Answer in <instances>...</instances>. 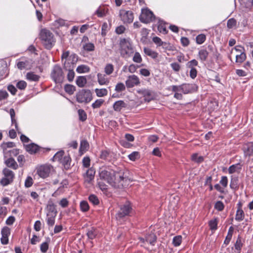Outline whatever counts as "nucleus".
Returning a JSON list of instances; mask_svg holds the SVG:
<instances>
[{"mask_svg":"<svg viewBox=\"0 0 253 253\" xmlns=\"http://www.w3.org/2000/svg\"><path fill=\"white\" fill-rule=\"evenodd\" d=\"M149 34V30L146 28L142 29L141 31V35L142 36L141 41H145L147 39V36Z\"/></svg>","mask_w":253,"mask_h":253,"instance_id":"54","label":"nucleus"},{"mask_svg":"<svg viewBox=\"0 0 253 253\" xmlns=\"http://www.w3.org/2000/svg\"><path fill=\"white\" fill-rule=\"evenodd\" d=\"M65 91L69 94H73L76 90V87L71 84H66L64 86Z\"/></svg>","mask_w":253,"mask_h":253,"instance_id":"38","label":"nucleus"},{"mask_svg":"<svg viewBox=\"0 0 253 253\" xmlns=\"http://www.w3.org/2000/svg\"><path fill=\"white\" fill-rule=\"evenodd\" d=\"M236 20L234 18H230L227 21V26L228 28L231 29L236 26Z\"/></svg>","mask_w":253,"mask_h":253,"instance_id":"49","label":"nucleus"},{"mask_svg":"<svg viewBox=\"0 0 253 253\" xmlns=\"http://www.w3.org/2000/svg\"><path fill=\"white\" fill-rule=\"evenodd\" d=\"M76 100L80 103H88L92 99V93L89 89H83L76 94Z\"/></svg>","mask_w":253,"mask_h":253,"instance_id":"4","label":"nucleus"},{"mask_svg":"<svg viewBox=\"0 0 253 253\" xmlns=\"http://www.w3.org/2000/svg\"><path fill=\"white\" fill-rule=\"evenodd\" d=\"M121 56L124 58L130 57L134 53V50L132 43L126 39H121L119 43Z\"/></svg>","mask_w":253,"mask_h":253,"instance_id":"2","label":"nucleus"},{"mask_svg":"<svg viewBox=\"0 0 253 253\" xmlns=\"http://www.w3.org/2000/svg\"><path fill=\"white\" fill-rule=\"evenodd\" d=\"M132 208L129 202H126L124 205L121 206L120 210L117 213V216L120 218L129 215L132 211Z\"/></svg>","mask_w":253,"mask_h":253,"instance_id":"8","label":"nucleus"},{"mask_svg":"<svg viewBox=\"0 0 253 253\" xmlns=\"http://www.w3.org/2000/svg\"><path fill=\"white\" fill-rule=\"evenodd\" d=\"M114 71L113 65L111 64H107L104 68V71L105 73L109 75L113 73Z\"/></svg>","mask_w":253,"mask_h":253,"instance_id":"45","label":"nucleus"},{"mask_svg":"<svg viewBox=\"0 0 253 253\" xmlns=\"http://www.w3.org/2000/svg\"><path fill=\"white\" fill-rule=\"evenodd\" d=\"M132 59L134 62L138 63H141L142 60L140 54L137 52H136L134 53V55Z\"/></svg>","mask_w":253,"mask_h":253,"instance_id":"57","label":"nucleus"},{"mask_svg":"<svg viewBox=\"0 0 253 253\" xmlns=\"http://www.w3.org/2000/svg\"><path fill=\"white\" fill-rule=\"evenodd\" d=\"M153 42L157 44L158 46H165L167 43L162 41L161 39L158 37H154L152 39Z\"/></svg>","mask_w":253,"mask_h":253,"instance_id":"46","label":"nucleus"},{"mask_svg":"<svg viewBox=\"0 0 253 253\" xmlns=\"http://www.w3.org/2000/svg\"><path fill=\"white\" fill-rule=\"evenodd\" d=\"M128 158L130 160L134 161L140 158V155L138 152H133L128 155Z\"/></svg>","mask_w":253,"mask_h":253,"instance_id":"48","label":"nucleus"},{"mask_svg":"<svg viewBox=\"0 0 253 253\" xmlns=\"http://www.w3.org/2000/svg\"><path fill=\"white\" fill-rule=\"evenodd\" d=\"M155 18L153 13L148 8L143 9L140 15L139 19L144 23H149L154 20Z\"/></svg>","mask_w":253,"mask_h":253,"instance_id":"7","label":"nucleus"},{"mask_svg":"<svg viewBox=\"0 0 253 253\" xmlns=\"http://www.w3.org/2000/svg\"><path fill=\"white\" fill-rule=\"evenodd\" d=\"M246 59V55L244 52H241L236 56V62L239 64L243 63Z\"/></svg>","mask_w":253,"mask_h":253,"instance_id":"37","label":"nucleus"},{"mask_svg":"<svg viewBox=\"0 0 253 253\" xmlns=\"http://www.w3.org/2000/svg\"><path fill=\"white\" fill-rule=\"evenodd\" d=\"M51 77L56 83H61L64 79L62 69L60 66L55 65L51 71Z\"/></svg>","mask_w":253,"mask_h":253,"instance_id":"6","label":"nucleus"},{"mask_svg":"<svg viewBox=\"0 0 253 253\" xmlns=\"http://www.w3.org/2000/svg\"><path fill=\"white\" fill-rule=\"evenodd\" d=\"M89 201L94 205H97L99 204V200L97 197L94 195H91L88 197Z\"/></svg>","mask_w":253,"mask_h":253,"instance_id":"53","label":"nucleus"},{"mask_svg":"<svg viewBox=\"0 0 253 253\" xmlns=\"http://www.w3.org/2000/svg\"><path fill=\"white\" fill-rule=\"evenodd\" d=\"M127 104L123 100L117 101L113 105V109L116 111H120L123 108H126Z\"/></svg>","mask_w":253,"mask_h":253,"instance_id":"23","label":"nucleus"},{"mask_svg":"<svg viewBox=\"0 0 253 253\" xmlns=\"http://www.w3.org/2000/svg\"><path fill=\"white\" fill-rule=\"evenodd\" d=\"M95 171L92 168L88 169L85 173V176H84V181L87 183H90L91 181L93 180L94 177Z\"/></svg>","mask_w":253,"mask_h":253,"instance_id":"16","label":"nucleus"},{"mask_svg":"<svg viewBox=\"0 0 253 253\" xmlns=\"http://www.w3.org/2000/svg\"><path fill=\"white\" fill-rule=\"evenodd\" d=\"M171 89L173 92H182V85H172L170 86Z\"/></svg>","mask_w":253,"mask_h":253,"instance_id":"63","label":"nucleus"},{"mask_svg":"<svg viewBox=\"0 0 253 253\" xmlns=\"http://www.w3.org/2000/svg\"><path fill=\"white\" fill-rule=\"evenodd\" d=\"M76 71L79 73H87L89 71V68L86 65H82L77 67Z\"/></svg>","mask_w":253,"mask_h":253,"instance_id":"39","label":"nucleus"},{"mask_svg":"<svg viewBox=\"0 0 253 253\" xmlns=\"http://www.w3.org/2000/svg\"><path fill=\"white\" fill-rule=\"evenodd\" d=\"M97 77L98 82L100 85H107L109 83V80L106 77L105 75L98 73Z\"/></svg>","mask_w":253,"mask_h":253,"instance_id":"19","label":"nucleus"},{"mask_svg":"<svg viewBox=\"0 0 253 253\" xmlns=\"http://www.w3.org/2000/svg\"><path fill=\"white\" fill-rule=\"evenodd\" d=\"M46 208L47 210V214H57V211L55 209V206L52 202H48Z\"/></svg>","mask_w":253,"mask_h":253,"instance_id":"25","label":"nucleus"},{"mask_svg":"<svg viewBox=\"0 0 253 253\" xmlns=\"http://www.w3.org/2000/svg\"><path fill=\"white\" fill-rule=\"evenodd\" d=\"M27 86V83L24 81H20L16 84V87L19 89H24Z\"/></svg>","mask_w":253,"mask_h":253,"instance_id":"59","label":"nucleus"},{"mask_svg":"<svg viewBox=\"0 0 253 253\" xmlns=\"http://www.w3.org/2000/svg\"><path fill=\"white\" fill-rule=\"evenodd\" d=\"M198 65V62L195 59H193L189 61L186 64V67L188 68H194V66H196Z\"/></svg>","mask_w":253,"mask_h":253,"instance_id":"62","label":"nucleus"},{"mask_svg":"<svg viewBox=\"0 0 253 253\" xmlns=\"http://www.w3.org/2000/svg\"><path fill=\"white\" fill-rule=\"evenodd\" d=\"M137 92L143 96L144 100L147 102H150L154 98L153 92L148 89H141L137 90Z\"/></svg>","mask_w":253,"mask_h":253,"instance_id":"10","label":"nucleus"},{"mask_svg":"<svg viewBox=\"0 0 253 253\" xmlns=\"http://www.w3.org/2000/svg\"><path fill=\"white\" fill-rule=\"evenodd\" d=\"M123 175L121 172H116L112 170L102 168L99 171V180L104 181L114 187L120 188L126 185V182L128 179Z\"/></svg>","mask_w":253,"mask_h":253,"instance_id":"1","label":"nucleus"},{"mask_svg":"<svg viewBox=\"0 0 253 253\" xmlns=\"http://www.w3.org/2000/svg\"><path fill=\"white\" fill-rule=\"evenodd\" d=\"M243 150L245 156H250L253 154V143L249 142L243 146Z\"/></svg>","mask_w":253,"mask_h":253,"instance_id":"18","label":"nucleus"},{"mask_svg":"<svg viewBox=\"0 0 253 253\" xmlns=\"http://www.w3.org/2000/svg\"><path fill=\"white\" fill-rule=\"evenodd\" d=\"M32 64L33 60L31 59H27L24 61L18 62L17 64V66L20 70L24 69H30L32 67Z\"/></svg>","mask_w":253,"mask_h":253,"instance_id":"14","label":"nucleus"},{"mask_svg":"<svg viewBox=\"0 0 253 253\" xmlns=\"http://www.w3.org/2000/svg\"><path fill=\"white\" fill-rule=\"evenodd\" d=\"M83 48L87 51H92L94 50L95 46L93 43L88 42L84 44Z\"/></svg>","mask_w":253,"mask_h":253,"instance_id":"42","label":"nucleus"},{"mask_svg":"<svg viewBox=\"0 0 253 253\" xmlns=\"http://www.w3.org/2000/svg\"><path fill=\"white\" fill-rule=\"evenodd\" d=\"M104 102V100L103 99H97L92 104V107L94 109L98 108L101 107Z\"/></svg>","mask_w":253,"mask_h":253,"instance_id":"47","label":"nucleus"},{"mask_svg":"<svg viewBox=\"0 0 253 253\" xmlns=\"http://www.w3.org/2000/svg\"><path fill=\"white\" fill-rule=\"evenodd\" d=\"M33 184V179L31 176H28L25 182V186L26 187H31Z\"/></svg>","mask_w":253,"mask_h":253,"instance_id":"64","label":"nucleus"},{"mask_svg":"<svg viewBox=\"0 0 253 253\" xmlns=\"http://www.w3.org/2000/svg\"><path fill=\"white\" fill-rule=\"evenodd\" d=\"M64 157V152L63 150H61L57 152L54 156L53 159L55 161H60L63 159Z\"/></svg>","mask_w":253,"mask_h":253,"instance_id":"35","label":"nucleus"},{"mask_svg":"<svg viewBox=\"0 0 253 253\" xmlns=\"http://www.w3.org/2000/svg\"><path fill=\"white\" fill-rule=\"evenodd\" d=\"M206 40V36L204 34H200L196 37V42L198 44L203 43Z\"/></svg>","mask_w":253,"mask_h":253,"instance_id":"50","label":"nucleus"},{"mask_svg":"<svg viewBox=\"0 0 253 253\" xmlns=\"http://www.w3.org/2000/svg\"><path fill=\"white\" fill-rule=\"evenodd\" d=\"M139 84L140 81L138 77L134 75L129 76L128 79L126 81V86L128 88L132 87L134 85Z\"/></svg>","mask_w":253,"mask_h":253,"instance_id":"12","label":"nucleus"},{"mask_svg":"<svg viewBox=\"0 0 253 253\" xmlns=\"http://www.w3.org/2000/svg\"><path fill=\"white\" fill-rule=\"evenodd\" d=\"M182 93L187 94L194 91L197 88V86L195 84H183Z\"/></svg>","mask_w":253,"mask_h":253,"instance_id":"17","label":"nucleus"},{"mask_svg":"<svg viewBox=\"0 0 253 253\" xmlns=\"http://www.w3.org/2000/svg\"><path fill=\"white\" fill-rule=\"evenodd\" d=\"M2 173L3 177L0 181V184L3 186H6L11 184L13 182L15 176L14 172L7 168H4Z\"/></svg>","mask_w":253,"mask_h":253,"instance_id":"5","label":"nucleus"},{"mask_svg":"<svg viewBox=\"0 0 253 253\" xmlns=\"http://www.w3.org/2000/svg\"><path fill=\"white\" fill-rule=\"evenodd\" d=\"M191 159L194 162L201 163L204 161V158L202 156H199L197 153L193 154L191 156Z\"/></svg>","mask_w":253,"mask_h":253,"instance_id":"41","label":"nucleus"},{"mask_svg":"<svg viewBox=\"0 0 253 253\" xmlns=\"http://www.w3.org/2000/svg\"><path fill=\"white\" fill-rule=\"evenodd\" d=\"M224 208V205L221 201H217L214 205V208L218 211H222Z\"/></svg>","mask_w":253,"mask_h":253,"instance_id":"58","label":"nucleus"},{"mask_svg":"<svg viewBox=\"0 0 253 253\" xmlns=\"http://www.w3.org/2000/svg\"><path fill=\"white\" fill-rule=\"evenodd\" d=\"M97 234L98 231L94 227L89 228L86 233L88 238L91 240L95 238Z\"/></svg>","mask_w":253,"mask_h":253,"instance_id":"26","label":"nucleus"},{"mask_svg":"<svg viewBox=\"0 0 253 253\" xmlns=\"http://www.w3.org/2000/svg\"><path fill=\"white\" fill-rule=\"evenodd\" d=\"M40 38L46 49H50L55 42L53 34L49 30L43 29L40 34Z\"/></svg>","mask_w":253,"mask_h":253,"instance_id":"3","label":"nucleus"},{"mask_svg":"<svg viewBox=\"0 0 253 253\" xmlns=\"http://www.w3.org/2000/svg\"><path fill=\"white\" fill-rule=\"evenodd\" d=\"M140 240L143 242H144V241H145L149 243L150 245H154L155 243L157 240V237L154 233L151 232V233H148L146 235L145 239L140 238Z\"/></svg>","mask_w":253,"mask_h":253,"instance_id":"15","label":"nucleus"},{"mask_svg":"<svg viewBox=\"0 0 253 253\" xmlns=\"http://www.w3.org/2000/svg\"><path fill=\"white\" fill-rule=\"evenodd\" d=\"M182 242V236L180 235L175 236L173 238L172 243L175 247L179 246Z\"/></svg>","mask_w":253,"mask_h":253,"instance_id":"43","label":"nucleus"},{"mask_svg":"<svg viewBox=\"0 0 253 253\" xmlns=\"http://www.w3.org/2000/svg\"><path fill=\"white\" fill-rule=\"evenodd\" d=\"M5 163L8 167L14 169H16L18 168V165L17 163L15 160L12 158L7 159L5 161Z\"/></svg>","mask_w":253,"mask_h":253,"instance_id":"27","label":"nucleus"},{"mask_svg":"<svg viewBox=\"0 0 253 253\" xmlns=\"http://www.w3.org/2000/svg\"><path fill=\"white\" fill-rule=\"evenodd\" d=\"M48 242H45L42 243L40 246L41 251L43 253H45L48 249Z\"/></svg>","mask_w":253,"mask_h":253,"instance_id":"55","label":"nucleus"},{"mask_svg":"<svg viewBox=\"0 0 253 253\" xmlns=\"http://www.w3.org/2000/svg\"><path fill=\"white\" fill-rule=\"evenodd\" d=\"M94 91L96 95L99 97L106 96L108 94V90L106 88H96Z\"/></svg>","mask_w":253,"mask_h":253,"instance_id":"33","label":"nucleus"},{"mask_svg":"<svg viewBox=\"0 0 253 253\" xmlns=\"http://www.w3.org/2000/svg\"><path fill=\"white\" fill-rule=\"evenodd\" d=\"M144 52L147 55L152 57L153 59H156L158 56V53L156 51L152 50L151 49L144 47Z\"/></svg>","mask_w":253,"mask_h":253,"instance_id":"30","label":"nucleus"},{"mask_svg":"<svg viewBox=\"0 0 253 253\" xmlns=\"http://www.w3.org/2000/svg\"><path fill=\"white\" fill-rule=\"evenodd\" d=\"M1 242L3 245H6L8 243V236L10 234V229L7 226L4 227L1 231Z\"/></svg>","mask_w":253,"mask_h":253,"instance_id":"13","label":"nucleus"},{"mask_svg":"<svg viewBox=\"0 0 253 253\" xmlns=\"http://www.w3.org/2000/svg\"><path fill=\"white\" fill-rule=\"evenodd\" d=\"M242 169V166L240 163L231 166L228 169L229 173L230 174L233 173L235 172H239Z\"/></svg>","mask_w":253,"mask_h":253,"instance_id":"29","label":"nucleus"},{"mask_svg":"<svg viewBox=\"0 0 253 253\" xmlns=\"http://www.w3.org/2000/svg\"><path fill=\"white\" fill-rule=\"evenodd\" d=\"M208 55L209 53L208 51L205 49H201L199 50L198 53L199 58L202 62H204L207 60Z\"/></svg>","mask_w":253,"mask_h":253,"instance_id":"28","label":"nucleus"},{"mask_svg":"<svg viewBox=\"0 0 253 253\" xmlns=\"http://www.w3.org/2000/svg\"><path fill=\"white\" fill-rule=\"evenodd\" d=\"M242 247V243L241 238L239 236L238 237V238L236 240V243L235 244V248L236 250L239 251L241 250V248Z\"/></svg>","mask_w":253,"mask_h":253,"instance_id":"61","label":"nucleus"},{"mask_svg":"<svg viewBox=\"0 0 253 253\" xmlns=\"http://www.w3.org/2000/svg\"><path fill=\"white\" fill-rule=\"evenodd\" d=\"M80 207L82 211L85 212L89 209V206L87 202L82 201L80 203Z\"/></svg>","mask_w":253,"mask_h":253,"instance_id":"51","label":"nucleus"},{"mask_svg":"<svg viewBox=\"0 0 253 253\" xmlns=\"http://www.w3.org/2000/svg\"><path fill=\"white\" fill-rule=\"evenodd\" d=\"M217 220L216 219L211 220L209 221V226L210 229L212 230H215L217 229Z\"/></svg>","mask_w":253,"mask_h":253,"instance_id":"52","label":"nucleus"},{"mask_svg":"<svg viewBox=\"0 0 253 253\" xmlns=\"http://www.w3.org/2000/svg\"><path fill=\"white\" fill-rule=\"evenodd\" d=\"M112 156L111 155L110 152L109 150H102L101 152V154L100 155V158L103 160L105 161H110L111 159Z\"/></svg>","mask_w":253,"mask_h":253,"instance_id":"24","label":"nucleus"},{"mask_svg":"<svg viewBox=\"0 0 253 253\" xmlns=\"http://www.w3.org/2000/svg\"><path fill=\"white\" fill-rule=\"evenodd\" d=\"M238 178L237 177H232L230 186L232 189H236L238 187Z\"/></svg>","mask_w":253,"mask_h":253,"instance_id":"56","label":"nucleus"},{"mask_svg":"<svg viewBox=\"0 0 253 253\" xmlns=\"http://www.w3.org/2000/svg\"><path fill=\"white\" fill-rule=\"evenodd\" d=\"M78 115L80 121L84 122L86 120L87 118V116L86 113L84 110L79 109L78 110Z\"/></svg>","mask_w":253,"mask_h":253,"instance_id":"44","label":"nucleus"},{"mask_svg":"<svg viewBox=\"0 0 253 253\" xmlns=\"http://www.w3.org/2000/svg\"><path fill=\"white\" fill-rule=\"evenodd\" d=\"M52 168L50 165L41 166L38 168L37 173L40 177L44 178L48 176Z\"/></svg>","mask_w":253,"mask_h":253,"instance_id":"11","label":"nucleus"},{"mask_svg":"<svg viewBox=\"0 0 253 253\" xmlns=\"http://www.w3.org/2000/svg\"><path fill=\"white\" fill-rule=\"evenodd\" d=\"M26 150L31 154H34L37 153L40 150V147L34 143H31L26 146Z\"/></svg>","mask_w":253,"mask_h":253,"instance_id":"20","label":"nucleus"},{"mask_svg":"<svg viewBox=\"0 0 253 253\" xmlns=\"http://www.w3.org/2000/svg\"><path fill=\"white\" fill-rule=\"evenodd\" d=\"M76 84L79 87H84L86 84V78L84 77H79L76 80Z\"/></svg>","mask_w":253,"mask_h":253,"instance_id":"36","label":"nucleus"},{"mask_svg":"<svg viewBox=\"0 0 253 253\" xmlns=\"http://www.w3.org/2000/svg\"><path fill=\"white\" fill-rule=\"evenodd\" d=\"M40 77L34 74L33 72H29L27 73L26 78L27 80L31 81H38Z\"/></svg>","mask_w":253,"mask_h":253,"instance_id":"32","label":"nucleus"},{"mask_svg":"<svg viewBox=\"0 0 253 253\" xmlns=\"http://www.w3.org/2000/svg\"><path fill=\"white\" fill-rule=\"evenodd\" d=\"M120 16L121 20L125 23H131L133 20V13L131 11L121 10L120 11Z\"/></svg>","mask_w":253,"mask_h":253,"instance_id":"9","label":"nucleus"},{"mask_svg":"<svg viewBox=\"0 0 253 253\" xmlns=\"http://www.w3.org/2000/svg\"><path fill=\"white\" fill-rule=\"evenodd\" d=\"M9 113H10V117H11L12 124H14L15 128L18 130V125L16 123V121L15 119V113L14 110L13 108H11L9 110Z\"/></svg>","mask_w":253,"mask_h":253,"instance_id":"40","label":"nucleus"},{"mask_svg":"<svg viewBox=\"0 0 253 253\" xmlns=\"http://www.w3.org/2000/svg\"><path fill=\"white\" fill-rule=\"evenodd\" d=\"M56 215L47 214H46V222L49 226V228L52 227L55 223V218Z\"/></svg>","mask_w":253,"mask_h":253,"instance_id":"31","label":"nucleus"},{"mask_svg":"<svg viewBox=\"0 0 253 253\" xmlns=\"http://www.w3.org/2000/svg\"><path fill=\"white\" fill-rule=\"evenodd\" d=\"M89 148V144L86 140H82L81 141L80 146V152H85Z\"/></svg>","mask_w":253,"mask_h":253,"instance_id":"34","label":"nucleus"},{"mask_svg":"<svg viewBox=\"0 0 253 253\" xmlns=\"http://www.w3.org/2000/svg\"><path fill=\"white\" fill-rule=\"evenodd\" d=\"M126 89L125 86L124 84L120 83L117 84L115 87V90L117 92H121L125 90Z\"/></svg>","mask_w":253,"mask_h":253,"instance_id":"60","label":"nucleus"},{"mask_svg":"<svg viewBox=\"0 0 253 253\" xmlns=\"http://www.w3.org/2000/svg\"><path fill=\"white\" fill-rule=\"evenodd\" d=\"M238 208L236 211L235 219L237 221H242L243 220V219L244 218L245 214H244V211L241 209V208H242L241 203H238Z\"/></svg>","mask_w":253,"mask_h":253,"instance_id":"21","label":"nucleus"},{"mask_svg":"<svg viewBox=\"0 0 253 253\" xmlns=\"http://www.w3.org/2000/svg\"><path fill=\"white\" fill-rule=\"evenodd\" d=\"M71 159L69 155H65L63 159L60 161L66 169H68L71 167Z\"/></svg>","mask_w":253,"mask_h":253,"instance_id":"22","label":"nucleus"}]
</instances>
